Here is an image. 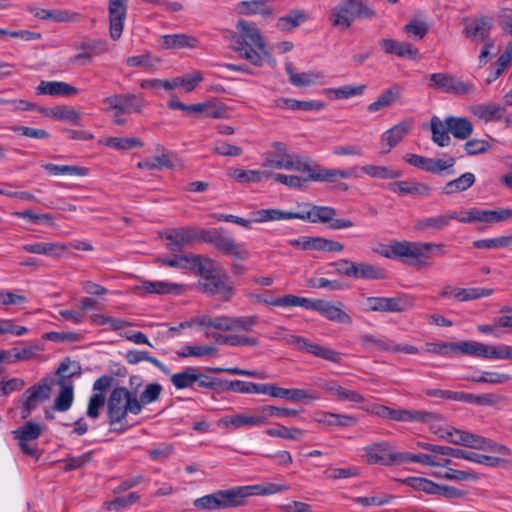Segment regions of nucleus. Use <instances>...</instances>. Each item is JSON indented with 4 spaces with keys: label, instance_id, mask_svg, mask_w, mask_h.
Returning a JSON list of instances; mask_svg holds the SVG:
<instances>
[{
    "label": "nucleus",
    "instance_id": "obj_1",
    "mask_svg": "<svg viewBox=\"0 0 512 512\" xmlns=\"http://www.w3.org/2000/svg\"><path fill=\"white\" fill-rule=\"evenodd\" d=\"M141 412L136 393L126 387H115L107 400V417L110 431L122 433L129 428L126 421L128 413L138 415Z\"/></svg>",
    "mask_w": 512,
    "mask_h": 512
},
{
    "label": "nucleus",
    "instance_id": "obj_2",
    "mask_svg": "<svg viewBox=\"0 0 512 512\" xmlns=\"http://www.w3.org/2000/svg\"><path fill=\"white\" fill-rule=\"evenodd\" d=\"M239 35L236 36L233 50L239 53V56L255 66H261L263 55H268L265 50V44L262 36L255 26L245 20H239L236 24Z\"/></svg>",
    "mask_w": 512,
    "mask_h": 512
},
{
    "label": "nucleus",
    "instance_id": "obj_3",
    "mask_svg": "<svg viewBox=\"0 0 512 512\" xmlns=\"http://www.w3.org/2000/svg\"><path fill=\"white\" fill-rule=\"evenodd\" d=\"M443 243L394 241L380 255L388 259H400L406 264H415L418 268L427 266L422 258H430L434 250L442 251Z\"/></svg>",
    "mask_w": 512,
    "mask_h": 512
},
{
    "label": "nucleus",
    "instance_id": "obj_4",
    "mask_svg": "<svg viewBox=\"0 0 512 512\" xmlns=\"http://www.w3.org/2000/svg\"><path fill=\"white\" fill-rule=\"evenodd\" d=\"M375 11L363 0H341L331 11L332 24L348 29L354 19H371Z\"/></svg>",
    "mask_w": 512,
    "mask_h": 512
},
{
    "label": "nucleus",
    "instance_id": "obj_5",
    "mask_svg": "<svg viewBox=\"0 0 512 512\" xmlns=\"http://www.w3.org/2000/svg\"><path fill=\"white\" fill-rule=\"evenodd\" d=\"M243 491L242 486L217 490L195 499L193 504L198 510L209 511L240 507L245 504Z\"/></svg>",
    "mask_w": 512,
    "mask_h": 512
},
{
    "label": "nucleus",
    "instance_id": "obj_6",
    "mask_svg": "<svg viewBox=\"0 0 512 512\" xmlns=\"http://www.w3.org/2000/svg\"><path fill=\"white\" fill-rule=\"evenodd\" d=\"M201 242L212 245L224 255L234 257L238 260H247L250 252L242 244L226 235L221 228L202 229Z\"/></svg>",
    "mask_w": 512,
    "mask_h": 512
},
{
    "label": "nucleus",
    "instance_id": "obj_7",
    "mask_svg": "<svg viewBox=\"0 0 512 512\" xmlns=\"http://www.w3.org/2000/svg\"><path fill=\"white\" fill-rule=\"evenodd\" d=\"M417 446L419 448H422L424 450L431 451L435 454L440 455H446L451 456L458 459H465L471 462H475L478 464H482L488 467H499V466H507V461L499 458V457H493L483 454H478L475 452L458 449V448H452L449 446H441V445H434L430 444L428 442H417Z\"/></svg>",
    "mask_w": 512,
    "mask_h": 512
},
{
    "label": "nucleus",
    "instance_id": "obj_8",
    "mask_svg": "<svg viewBox=\"0 0 512 512\" xmlns=\"http://www.w3.org/2000/svg\"><path fill=\"white\" fill-rule=\"evenodd\" d=\"M429 87L439 90L443 93L462 96L471 94L476 90L475 85L471 81H463L457 76L446 73H432L428 76Z\"/></svg>",
    "mask_w": 512,
    "mask_h": 512
},
{
    "label": "nucleus",
    "instance_id": "obj_9",
    "mask_svg": "<svg viewBox=\"0 0 512 512\" xmlns=\"http://www.w3.org/2000/svg\"><path fill=\"white\" fill-rule=\"evenodd\" d=\"M366 462L368 464H380L393 466L403 464L401 452H395L390 442H375L364 447Z\"/></svg>",
    "mask_w": 512,
    "mask_h": 512
},
{
    "label": "nucleus",
    "instance_id": "obj_10",
    "mask_svg": "<svg viewBox=\"0 0 512 512\" xmlns=\"http://www.w3.org/2000/svg\"><path fill=\"white\" fill-rule=\"evenodd\" d=\"M102 102L106 105V113L115 111L123 114H140L144 104L142 96L133 93L114 94L103 98Z\"/></svg>",
    "mask_w": 512,
    "mask_h": 512
},
{
    "label": "nucleus",
    "instance_id": "obj_11",
    "mask_svg": "<svg viewBox=\"0 0 512 512\" xmlns=\"http://www.w3.org/2000/svg\"><path fill=\"white\" fill-rule=\"evenodd\" d=\"M51 378H42L37 384L29 387L22 396L21 417L26 419L39 403L50 398L51 394Z\"/></svg>",
    "mask_w": 512,
    "mask_h": 512
},
{
    "label": "nucleus",
    "instance_id": "obj_12",
    "mask_svg": "<svg viewBox=\"0 0 512 512\" xmlns=\"http://www.w3.org/2000/svg\"><path fill=\"white\" fill-rule=\"evenodd\" d=\"M198 286L203 293L209 296H218L222 301H229L234 295V287L225 272H216L206 277L205 280H199Z\"/></svg>",
    "mask_w": 512,
    "mask_h": 512
},
{
    "label": "nucleus",
    "instance_id": "obj_13",
    "mask_svg": "<svg viewBox=\"0 0 512 512\" xmlns=\"http://www.w3.org/2000/svg\"><path fill=\"white\" fill-rule=\"evenodd\" d=\"M284 341L299 351H304L326 361L332 363H339L341 361V354L336 350L312 343L302 336L287 335L284 337Z\"/></svg>",
    "mask_w": 512,
    "mask_h": 512
},
{
    "label": "nucleus",
    "instance_id": "obj_14",
    "mask_svg": "<svg viewBox=\"0 0 512 512\" xmlns=\"http://www.w3.org/2000/svg\"><path fill=\"white\" fill-rule=\"evenodd\" d=\"M202 229L181 227L171 229L165 233L167 248L173 253L182 252L186 247L195 242H201Z\"/></svg>",
    "mask_w": 512,
    "mask_h": 512
},
{
    "label": "nucleus",
    "instance_id": "obj_15",
    "mask_svg": "<svg viewBox=\"0 0 512 512\" xmlns=\"http://www.w3.org/2000/svg\"><path fill=\"white\" fill-rule=\"evenodd\" d=\"M376 415L402 422H431L436 419V415L430 412L406 410V409H392L387 406L377 405L374 408Z\"/></svg>",
    "mask_w": 512,
    "mask_h": 512
},
{
    "label": "nucleus",
    "instance_id": "obj_16",
    "mask_svg": "<svg viewBox=\"0 0 512 512\" xmlns=\"http://www.w3.org/2000/svg\"><path fill=\"white\" fill-rule=\"evenodd\" d=\"M366 303L368 311L386 313H401L413 306V302L406 296L368 297Z\"/></svg>",
    "mask_w": 512,
    "mask_h": 512
},
{
    "label": "nucleus",
    "instance_id": "obj_17",
    "mask_svg": "<svg viewBox=\"0 0 512 512\" xmlns=\"http://www.w3.org/2000/svg\"><path fill=\"white\" fill-rule=\"evenodd\" d=\"M128 0H109V33L113 40H118L123 32L127 14Z\"/></svg>",
    "mask_w": 512,
    "mask_h": 512
},
{
    "label": "nucleus",
    "instance_id": "obj_18",
    "mask_svg": "<svg viewBox=\"0 0 512 512\" xmlns=\"http://www.w3.org/2000/svg\"><path fill=\"white\" fill-rule=\"evenodd\" d=\"M261 394H266L274 398L286 399L293 402H300L305 400L312 401L320 398L318 394H312L309 390L287 389L269 383L263 384Z\"/></svg>",
    "mask_w": 512,
    "mask_h": 512
},
{
    "label": "nucleus",
    "instance_id": "obj_19",
    "mask_svg": "<svg viewBox=\"0 0 512 512\" xmlns=\"http://www.w3.org/2000/svg\"><path fill=\"white\" fill-rule=\"evenodd\" d=\"M414 125L413 119H404L381 135V153L386 154L391 151L408 133Z\"/></svg>",
    "mask_w": 512,
    "mask_h": 512
},
{
    "label": "nucleus",
    "instance_id": "obj_20",
    "mask_svg": "<svg viewBox=\"0 0 512 512\" xmlns=\"http://www.w3.org/2000/svg\"><path fill=\"white\" fill-rule=\"evenodd\" d=\"M28 11L35 17L43 21L51 20L56 23H76L82 19L80 13L65 9H42L29 7Z\"/></svg>",
    "mask_w": 512,
    "mask_h": 512
},
{
    "label": "nucleus",
    "instance_id": "obj_21",
    "mask_svg": "<svg viewBox=\"0 0 512 512\" xmlns=\"http://www.w3.org/2000/svg\"><path fill=\"white\" fill-rule=\"evenodd\" d=\"M219 263L214 259L201 254L189 255L188 264L184 265V269L190 270L192 273L199 275L200 280L213 275L219 271Z\"/></svg>",
    "mask_w": 512,
    "mask_h": 512
},
{
    "label": "nucleus",
    "instance_id": "obj_22",
    "mask_svg": "<svg viewBox=\"0 0 512 512\" xmlns=\"http://www.w3.org/2000/svg\"><path fill=\"white\" fill-rule=\"evenodd\" d=\"M387 188L400 196L427 197L430 195L431 187L422 182L404 180L388 183Z\"/></svg>",
    "mask_w": 512,
    "mask_h": 512
},
{
    "label": "nucleus",
    "instance_id": "obj_23",
    "mask_svg": "<svg viewBox=\"0 0 512 512\" xmlns=\"http://www.w3.org/2000/svg\"><path fill=\"white\" fill-rule=\"evenodd\" d=\"M379 45L386 54H392L410 60H415L419 56V50L408 42H400L387 38L381 39Z\"/></svg>",
    "mask_w": 512,
    "mask_h": 512
},
{
    "label": "nucleus",
    "instance_id": "obj_24",
    "mask_svg": "<svg viewBox=\"0 0 512 512\" xmlns=\"http://www.w3.org/2000/svg\"><path fill=\"white\" fill-rule=\"evenodd\" d=\"M218 426L225 428L238 429L244 426H261L265 424L263 414L257 415H227L218 420Z\"/></svg>",
    "mask_w": 512,
    "mask_h": 512
},
{
    "label": "nucleus",
    "instance_id": "obj_25",
    "mask_svg": "<svg viewBox=\"0 0 512 512\" xmlns=\"http://www.w3.org/2000/svg\"><path fill=\"white\" fill-rule=\"evenodd\" d=\"M36 94L70 97L77 95L78 89L62 81H41L36 87Z\"/></svg>",
    "mask_w": 512,
    "mask_h": 512
},
{
    "label": "nucleus",
    "instance_id": "obj_26",
    "mask_svg": "<svg viewBox=\"0 0 512 512\" xmlns=\"http://www.w3.org/2000/svg\"><path fill=\"white\" fill-rule=\"evenodd\" d=\"M336 214V209L333 207L312 205L308 211L296 212V219L312 223H329Z\"/></svg>",
    "mask_w": 512,
    "mask_h": 512
},
{
    "label": "nucleus",
    "instance_id": "obj_27",
    "mask_svg": "<svg viewBox=\"0 0 512 512\" xmlns=\"http://www.w3.org/2000/svg\"><path fill=\"white\" fill-rule=\"evenodd\" d=\"M403 88L399 84H393L385 89L379 97L367 106V111L375 113L381 109L397 103L402 95Z\"/></svg>",
    "mask_w": 512,
    "mask_h": 512
},
{
    "label": "nucleus",
    "instance_id": "obj_28",
    "mask_svg": "<svg viewBox=\"0 0 512 512\" xmlns=\"http://www.w3.org/2000/svg\"><path fill=\"white\" fill-rule=\"evenodd\" d=\"M341 307V302H338V305H334L330 301L321 299L317 312L330 321L350 325L352 318Z\"/></svg>",
    "mask_w": 512,
    "mask_h": 512
},
{
    "label": "nucleus",
    "instance_id": "obj_29",
    "mask_svg": "<svg viewBox=\"0 0 512 512\" xmlns=\"http://www.w3.org/2000/svg\"><path fill=\"white\" fill-rule=\"evenodd\" d=\"M456 216L451 214H439L419 219L415 222L414 229L420 232L441 231L450 225Z\"/></svg>",
    "mask_w": 512,
    "mask_h": 512
},
{
    "label": "nucleus",
    "instance_id": "obj_30",
    "mask_svg": "<svg viewBox=\"0 0 512 512\" xmlns=\"http://www.w3.org/2000/svg\"><path fill=\"white\" fill-rule=\"evenodd\" d=\"M314 420L326 426L351 427L358 423V419L353 415L338 414L332 412H321L316 415Z\"/></svg>",
    "mask_w": 512,
    "mask_h": 512
},
{
    "label": "nucleus",
    "instance_id": "obj_31",
    "mask_svg": "<svg viewBox=\"0 0 512 512\" xmlns=\"http://www.w3.org/2000/svg\"><path fill=\"white\" fill-rule=\"evenodd\" d=\"M268 2L269 0L242 1L238 4V12L242 15L260 14L265 18H272L275 13Z\"/></svg>",
    "mask_w": 512,
    "mask_h": 512
},
{
    "label": "nucleus",
    "instance_id": "obj_32",
    "mask_svg": "<svg viewBox=\"0 0 512 512\" xmlns=\"http://www.w3.org/2000/svg\"><path fill=\"white\" fill-rule=\"evenodd\" d=\"M356 168L347 169H328L320 166L319 171L312 178L316 182H326L336 184L339 179L356 177Z\"/></svg>",
    "mask_w": 512,
    "mask_h": 512
},
{
    "label": "nucleus",
    "instance_id": "obj_33",
    "mask_svg": "<svg viewBox=\"0 0 512 512\" xmlns=\"http://www.w3.org/2000/svg\"><path fill=\"white\" fill-rule=\"evenodd\" d=\"M137 290L148 294H180L182 286L166 281H143Z\"/></svg>",
    "mask_w": 512,
    "mask_h": 512
},
{
    "label": "nucleus",
    "instance_id": "obj_34",
    "mask_svg": "<svg viewBox=\"0 0 512 512\" xmlns=\"http://www.w3.org/2000/svg\"><path fill=\"white\" fill-rule=\"evenodd\" d=\"M22 249L28 253L42 254L52 257H60L67 249V246L59 242H38L33 244H25Z\"/></svg>",
    "mask_w": 512,
    "mask_h": 512
},
{
    "label": "nucleus",
    "instance_id": "obj_35",
    "mask_svg": "<svg viewBox=\"0 0 512 512\" xmlns=\"http://www.w3.org/2000/svg\"><path fill=\"white\" fill-rule=\"evenodd\" d=\"M227 174L239 183H259L272 176V172L265 170H244L239 168H230Z\"/></svg>",
    "mask_w": 512,
    "mask_h": 512
},
{
    "label": "nucleus",
    "instance_id": "obj_36",
    "mask_svg": "<svg viewBox=\"0 0 512 512\" xmlns=\"http://www.w3.org/2000/svg\"><path fill=\"white\" fill-rule=\"evenodd\" d=\"M352 277L356 279L383 280L387 279L388 275L387 271L382 267L363 262H355Z\"/></svg>",
    "mask_w": 512,
    "mask_h": 512
},
{
    "label": "nucleus",
    "instance_id": "obj_37",
    "mask_svg": "<svg viewBox=\"0 0 512 512\" xmlns=\"http://www.w3.org/2000/svg\"><path fill=\"white\" fill-rule=\"evenodd\" d=\"M447 129L457 139L465 140L473 133L472 123L462 117L450 116L446 118Z\"/></svg>",
    "mask_w": 512,
    "mask_h": 512
},
{
    "label": "nucleus",
    "instance_id": "obj_38",
    "mask_svg": "<svg viewBox=\"0 0 512 512\" xmlns=\"http://www.w3.org/2000/svg\"><path fill=\"white\" fill-rule=\"evenodd\" d=\"M197 39L188 34H168L162 36V47L164 49H193L197 46Z\"/></svg>",
    "mask_w": 512,
    "mask_h": 512
},
{
    "label": "nucleus",
    "instance_id": "obj_39",
    "mask_svg": "<svg viewBox=\"0 0 512 512\" xmlns=\"http://www.w3.org/2000/svg\"><path fill=\"white\" fill-rule=\"evenodd\" d=\"M275 106L279 108L289 109V110H303V111H311V110H322L325 107V104L321 101L311 100V101H300L290 98H279L275 100Z\"/></svg>",
    "mask_w": 512,
    "mask_h": 512
},
{
    "label": "nucleus",
    "instance_id": "obj_40",
    "mask_svg": "<svg viewBox=\"0 0 512 512\" xmlns=\"http://www.w3.org/2000/svg\"><path fill=\"white\" fill-rule=\"evenodd\" d=\"M309 19L308 14L301 9L291 10L287 15L277 20L276 27L280 31H291Z\"/></svg>",
    "mask_w": 512,
    "mask_h": 512
},
{
    "label": "nucleus",
    "instance_id": "obj_41",
    "mask_svg": "<svg viewBox=\"0 0 512 512\" xmlns=\"http://www.w3.org/2000/svg\"><path fill=\"white\" fill-rule=\"evenodd\" d=\"M61 387L59 394L54 400L53 409L59 412H65L72 406L74 399V389L72 384H67L63 379L58 380Z\"/></svg>",
    "mask_w": 512,
    "mask_h": 512
},
{
    "label": "nucleus",
    "instance_id": "obj_42",
    "mask_svg": "<svg viewBox=\"0 0 512 512\" xmlns=\"http://www.w3.org/2000/svg\"><path fill=\"white\" fill-rule=\"evenodd\" d=\"M430 130L432 133V140L439 147L448 146L451 142L449 130L447 129L446 120L442 121L439 117L433 116L430 121Z\"/></svg>",
    "mask_w": 512,
    "mask_h": 512
},
{
    "label": "nucleus",
    "instance_id": "obj_43",
    "mask_svg": "<svg viewBox=\"0 0 512 512\" xmlns=\"http://www.w3.org/2000/svg\"><path fill=\"white\" fill-rule=\"evenodd\" d=\"M471 111L478 118L490 122L502 119L505 107L495 104H479L473 106Z\"/></svg>",
    "mask_w": 512,
    "mask_h": 512
},
{
    "label": "nucleus",
    "instance_id": "obj_44",
    "mask_svg": "<svg viewBox=\"0 0 512 512\" xmlns=\"http://www.w3.org/2000/svg\"><path fill=\"white\" fill-rule=\"evenodd\" d=\"M472 219H477L478 222L485 223H499L512 218V209H497V210H481L473 212Z\"/></svg>",
    "mask_w": 512,
    "mask_h": 512
},
{
    "label": "nucleus",
    "instance_id": "obj_45",
    "mask_svg": "<svg viewBox=\"0 0 512 512\" xmlns=\"http://www.w3.org/2000/svg\"><path fill=\"white\" fill-rule=\"evenodd\" d=\"M490 346L475 342V341H461L455 343L454 352H460L465 355L476 356L488 359Z\"/></svg>",
    "mask_w": 512,
    "mask_h": 512
},
{
    "label": "nucleus",
    "instance_id": "obj_46",
    "mask_svg": "<svg viewBox=\"0 0 512 512\" xmlns=\"http://www.w3.org/2000/svg\"><path fill=\"white\" fill-rule=\"evenodd\" d=\"M359 340L361 345L367 350L379 352L392 351L393 340L387 337H376L372 334H364L360 336Z\"/></svg>",
    "mask_w": 512,
    "mask_h": 512
},
{
    "label": "nucleus",
    "instance_id": "obj_47",
    "mask_svg": "<svg viewBox=\"0 0 512 512\" xmlns=\"http://www.w3.org/2000/svg\"><path fill=\"white\" fill-rule=\"evenodd\" d=\"M475 182V176L471 172H466L458 178L447 182L442 187V193L446 195H452L458 192L466 191Z\"/></svg>",
    "mask_w": 512,
    "mask_h": 512
},
{
    "label": "nucleus",
    "instance_id": "obj_48",
    "mask_svg": "<svg viewBox=\"0 0 512 512\" xmlns=\"http://www.w3.org/2000/svg\"><path fill=\"white\" fill-rule=\"evenodd\" d=\"M174 166L173 154L166 152L165 150L161 155H156L150 158H146L138 163L139 168L153 170V169H164L172 168Z\"/></svg>",
    "mask_w": 512,
    "mask_h": 512
},
{
    "label": "nucleus",
    "instance_id": "obj_49",
    "mask_svg": "<svg viewBox=\"0 0 512 512\" xmlns=\"http://www.w3.org/2000/svg\"><path fill=\"white\" fill-rule=\"evenodd\" d=\"M197 370L198 368L189 366L184 368L183 371L171 375L170 380L173 386L178 390L192 387L199 377L197 376Z\"/></svg>",
    "mask_w": 512,
    "mask_h": 512
},
{
    "label": "nucleus",
    "instance_id": "obj_50",
    "mask_svg": "<svg viewBox=\"0 0 512 512\" xmlns=\"http://www.w3.org/2000/svg\"><path fill=\"white\" fill-rule=\"evenodd\" d=\"M42 350L39 344H29L22 348H12L10 350H6L9 352V357L7 359V363H16L19 361H28L34 359L37 356V353Z\"/></svg>",
    "mask_w": 512,
    "mask_h": 512
},
{
    "label": "nucleus",
    "instance_id": "obj_51",
    "mask_svg": "<svg viewBox=\"0 0 512 512\" xmlns=\"http://www.w3.org/2000/svg\"><path fill=\"white\" fill-rule=\"evenodd\" d=\"M490 29L491 25L489 22L484 18H480L473 21L470 25H467L464 33L467 37L474 40L484 41L487 39Z\"/></svg>",
    "mask_w": 512,
    "mask_h": 512
},
{
    "label": "nucleus",
    "instance_id": "obj_52",
    "mask_svg": "<svg viewBox=\"0 0 512 512\" xmlns=\"http://www.w3.org/2000/svg\"><path fill=\"white\" fill-rule=\"evenodd\" d=\"M288 489V486L286 485H279L275 483H268L266 485H248V486H242L244 500L252 495H271L278 492L286 491Z\"/></svg>",
    "mask_w": 512,
    "mask_h": 512
},
{
    "label": "nucleus",
    "instance_id": "obj_53",
    "mask_svg": "<svg viewBox=\"0 0 512 512\" xmlns=\"http://www.w3.org/2000/svg\"><path fill=\"white\" fill-rule=\"evenodd\" d=\"M320 302L321 299H310L288 294L281 297V301H278V304H282V307L300 306L317 312Z\"/></svg>",
    "mask_w": 512,
    "mask_h": 512
},
{
    "label": "nucleus",
    "instance_id": "obj_54",
    "mask_svg": "<svg viewBox=\"0 0 512 512\" xmlns=\"http://www.w3.org/2000/svg\"><path fill=\"white\" fill-rule=\"evenodd\" d=\"M14 438L18 441H33L40 437L42 434V427L32 421L26 422L24 425L12 432Z\"/></svg>",
    "mask_w": 512,
    "mask_h": 512
},
{
    "label": "nucleus",
    "instance_id": "obj_55",
    "mask_svg": "<svg viewBox=\"0 0 512 512\" xmlns=\"http://www.w3.org/2000/svg\"><path fill=\"white\" fill-rule=\"evenodd\" d=\"M494 292L490 288L473 287V288H456L455 299L459 302L476 300L483 297H488Z\"/></svg>",
    "mask_w": 512,
    "mask_h": 512
},
{
    "label": "nucleus",
    "instance_id": "obj_56",
    "mask_svg": "<svg viewBox=\"0 0 512 512\" xmlns=\"http://www.w3.org/2000/svg\"><path fill=\"white\" fill-rule=\"evenodd\" d=\"M262 383L246 382L241 380H224L223 391H234L238 393H262Z\"/></svg>",
    "mask_w": 512,
    "mask_h": 512
},
{
    "label": "nucleus",
    "instance_id": "obj_57",
    "mask_svg": "<svg viewBox=\"0 0 512 512\" xmlns=\"http://www.w3.org/2000/svg\"><path fill=\"white\" fill-rule=\"evenodd\" d=\"M255 222L263 223L274 220L296 219V212H286L279 209H261L254 212Z\"/></svg>",
    "mask_w": 512,
    "mask_h": 512
},
{
    "label": "nucleus",
    "instance_id": "obj_58",
    "mask_svg": "<svg viewBox=\"0 0 512 512\" xmlns=\"http://www.w3.org/2000/svg\"><path fill=\"white\" fill-rule=\"evenodd\" d=\"M361 170L368 176L379 179H398L402 176L400 170H393L386 166L365 165Z\"/></svg>",
    "mask_w": 512,
    "mask_h": 512
},
{
    "label": "nucleus",
    "instance_id": "obj_59",
    "mask_svg": "<svg viewBox=\"0 0 512 512\" xmlns=\"http://www.w3.org/2000/svg\"><path fill=\"white\" fill-rule=\"evenodd\" d=\"M366 84L361 85H345L338 88H330L326 90L328 95H332L333 99H348L353 96L362 95L366 90Z\"/></svg>",
    "mask_w": 512,
    "mask_h": 512
},
{
    "label": "nucleus",
    "instance_id": "obj_60",
    "mask_svg": "<svg viewBox=\"0 0 512 512\" xmlns=\"http://www.w3.org/2000/svg\"><path fill=\"white\" fill-rule=\"evenodd\" d=\"M104 144L116 150H130L143 146V142L136 137H109L104 140Z\"/></svg>",
    "mask_w": 512,
    "mask_h": 512
},
{
    "label": "nucleus",
    "instance_id": "obj_61",
    "mask_svg": "<svg viewBox=\"0 0 512 512\" xmlns=\"http://www.w3.org/2000/svg\"><path fill=\"white\" fill-rule=\"evenodd\" d=\"M455 163L456 160L452 156H449L446 159L428 158V164L425 167V171L439 175L443 171L448 170L449 174H454V170L452 168Z\"/></svg>",
    "mask_w": 512,
    "mask_h": 512
},
{
    "label": "nucleus",
    "instance_id": "obj_62",
    "mask_svg": "<svg viewBox=\"0 0 512 512\" xmlns=\"http://www.w3.org/2000/svg\"><path fill=\"white\" fill-rule=\"evenodd\" d=\"M407 486L430 495L437 494L438 484L422 477H408L402 481Z\"/></svg>",
    "mask_w": 512,
    "mask_h": 512
},
{
    "label": "nucleus",
    "instance_id": "obj_63",
    "mask_svg": "<svg viewBox=\"0 0 512 512\" xmlns=\"http://www.w3.org/2000/svg\"><path fill=\"white\" fill-rule=\"evenodd\" d=\"M436 434H439V437L449 441L455 445L467 446L469 432L458 430L455 428H447V429H439L438 431H434Z\"/></svg>",
    "mask_w": 512,
    "mask_h": 512
},
{
    "label": "nucleus",
    "instance_id": "obj_64",
    "mask_svg": "<svg viewBox=\"0 0 512 512\" xmlns=\"http://www.w3.org/2000/svg\"><path fill=\"white\" fill-rule=\"evenodd\" d=\"M264 165L276 169H290L292 167V156H280L278 153L267 151L264 153Z\"/></svg>",
    "mask_w": 512,
    "mask_h": 512
}]
</instances>
